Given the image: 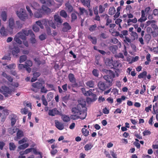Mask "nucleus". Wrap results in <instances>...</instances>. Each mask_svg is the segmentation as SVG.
<instances>
[{
	"label": "nucleus",
	"instance_id": "1",
	"mask_svg": "<svg viewBox=\"0 0 158 158\" xmlns=\"http://www.w3.org/2000/svg\"><path fill=\"white\" fill-rule=\"evenodd\" d=\"M78 102L77 107H73L71 110L73 114L70 115V118L74 120L79 118L84 119L87 116V108L85 100L80 98L78 100Z\"/></svg>",
	"mask_w": 158,
	"mask_h": 158
},
{
	"label": "nucleus",
	"instance_id": "2",
	"mask_svg": "<svg viewBox=\"0 0 158 158\" xmlns=\"http://www.w3.org/2000/svg\"><path fill=\"white\" fill-rule=\"evenodd\" d=\"M109 72L108 75H104L103 77L106 80V82L108 83L109 85H110L113 81V78L114 77L115 75L114 72L111 70H109Z\"/></svg>",
	"mask_w": 158,
	"mask_h": 158
},
{
	"label": "nucleus",
	"instance_id": "3",
	"mask_svg": "<svg viewBox=\"0 0 158 158\" xmlns=\"http://www.w3.org/2000/svg\"><path fill=\"white\" fill-rule=\"evenodd\" d=\"M16 14L19 18L22 20L24 21L27 18L28 15L26 14L24 9L21 8L19 11H17Z\"/></svg>",
	"mask_w": 158,
	"mask_h": 158
},
{
	"label": "nucleus",
	"instance_id": "4",
	"mask_svg": "<svg viewBox=\"0 0 158 158\" xmlns=\"http://www.w3.org/2000/svg\"><path fill=\"white\" fill-rule=\"evenodd\" d=\"M42 86V84L39 82H36L35 83H33L32 84V86L33 88L31 90L35 92H37Z\"/></svg>",
	"mask_w": 158,
	"mask_h": 158
},
{
	"label": "nucleus",
	"instance_id": "5",
	"mask_svg": "<svg viewBox=\"0 0 158 158\" xmlns=\"http://www.w3.org/2000/svg\"><path fill=\"white\" fill-rule=\"evenodd\" d=\"M1 89L4 92L3 94L5 97H8V94H10L12 92L11 89L5 85L2 86L1 87Z\"/></svg>",
	"mask_w": 158,
	"mask_h": 158
},
{
	"label": "nucleus",
	"instance_id": "6",
	"mask_svg": "<svg viewBox=\"0 0 158 158\" xmlns=\"http://www.w3.org/2000/svg\"><path fill=\"white\" fill-rule=\"evenodd\" d=\"M63 27L62 31L64 32H67L71 30L72 27L67 22H64L62 24Z\"/></svg>",
	"mask_w": 158,
	"mask_h": 158
},
{
	"label": "nucleus",
	"instance_id": "7",
	"mask_svg": "<svg viewBox=\"0 0 158 158\" xmlns=\"http://www.w3.org/2000/svg\"><path fill=\"white\" fill-rule=\"evenodd\" d=\"M109 60L110 62V63H109V65L110 66H111L112 65L113 67L115 68H120L122 66V64L118 61L114 60V61H113L112 60V63L111 62H110L111 61L110 60H108V61Z\"/></svg>",
	"mask_w": 158,
	"mask_h": 158
},
{
	"label": "nucleus",
	"instance_id": "8",
	"mask_svg": "<svg viewBox=\"0 0 158 158\" xmlns=\"http://www.w3.org/2000/svg\"><path fill=\"white\" fill-rule=\"evenodd\" d=\"M55 126L59 130H61L64 128V124L60 122L58 120L55 121Z\"/></svg>",
	"mask_w": 158,
	"mask_h": 158
},
{
	"label": "nucleus",
	"instance_id": "9",
	"mask_svg": "<svg viewBox=\"0 0 158 158\" xmlns=\"http://www.w3.org/2000/svg\"><path fill=\"white\" fill-rule=\"evenodd\" d=\"M55 21L57 23V25H61L63 22L61 17L59 15H55L54 16Z\"/></svg>",
	"mask_w": 158,
	"mask_h": 158
},
{
	"label": "nucleus",
	"instance_id": "10",
	"mask_svg": "<svg viewBox=\"0 0 158 158\" xmlns=\"http://www.w3.org/2000/svg\"><path fill=\"white\" fill-rule=\"evenodd\" d=\"M59 112L56 108H54L52 110H50L48 112L49 115L51 116H54L58 114Z\"/></svg>",
	"mask_w": 158,
	"mask_h": 158
},
{
	"label": "nucleus",
	"instance_id": "11",
	"mask_svg": "<svg viewBox=\"0 0 158 158\" xmlns=\"http://www.w3.org/2000/svg\"><path fill=\"white\" fill-rule=\"evenodd\" d=\"M31 6L33 9L35 10H39L41 9L40 5L35 2H33L31 3Z\"/></svg>",
	"mask_w": 158,
	"mask_h": 158
},
{
	"label": "nucleus",
	"instance_id": "12",
	"mask_svg": "<svg viewBox=\"0 0 158 158\" xmlns=\"http://www.w3.org/2000/svg\"><path fill=\"white\" fill-rule=\"evenodd\" d=\"M40 72H35L33 73V77L31 79V82H33L35 81L37 79V78L40 75Z\"/></svg>",
	"mask_w": 158,
	"mask_h": 158
},
{
	"label": "nucleus",
	"instance_id": "13",
	"mask_svg": "<svg viewBox=\"0 0 158 158\" xmlns=\"http://www.w3.org/2000/svg\"><path fill=\"white\" fill-rule=\"evenodd\" d=\"M44 12L42 11V10L40 9L37 10L34 13V16L36 18H40L42 17V15Z\"/></svg>",
	"mask_w": 158,
	"mask_h": 158
},
{
	"label": "nucleus",
	"instance_id": "14",
	"mask_svg": "<svg viewBox=\"0 0 158 158\" xmlns=\"http://www.w3.org/2000/svg\"><path fill=\"white\" fill-rule=\"evenodd\" d=\"M9 27L11 30H13L15 27L14 19L12 18H10L9 20Z\"/></svg>",
	"mask_w": 158,
	"mask_h": 158
},
{
	"label": "nucleus",
	"instance_id": "15",
	"mask_svg": "<svg viewBox=\"0 0 158 158\" xmlns=\"http://www.w3.org/2000/svg\"><path fill=\"white\" fill-rule=\"evenodd\" d=\"M147 19V18L145 16L144 11L142 10H141V17L138 19V21L141 23L145 21Z\"/></svg>",
	"mask_w": 158,
	"mask_h": 158
},
{
	"label": "nucleus",
	"instance_id": "16",
	"mask_svg": "<svg viewBox=\"0 0 158 158\" xmlns=\"http://www.w3.org/2000/svg\"><path fill=\"white\" fill-rule=\"evenodd\" d=\"M118 49V46L116 45H113L109 47V50L111 51L113 54L116 53V51Z\"/></svg>",
	"mask_w": 158,
	"mask_h": 158
},
{
	"label": "nucleus",
	"instance_id": "17",
	"mask_svg": "<svg viewBox=\"0 0 158 158\" xmlns=\"http://www.w3.org/2000/svg\"><path fill=\"white\" fill-rule=\"evenodd\" d=\"M20 32L27 36L28 35H30L33 32L31 30H29L27 31L26 29H23Z\"/></svg>",
	"mask_w": 158,
	"mask_h": 158
},
{
	"label": "nucleus",
	"instance_id": "18",
	"mask_svg": "<svg viewBox=\"0 0 158 158\" xmlns=\"http://www.w3.org/2000/svg\"><path fill=\"white\" fill-rule=\"evenodd\" d=\"M0 33L2 36H6L8 35V32L3 26H2L0 30Z\"/></svg>",
	"mask_w": 158,
	"mask_h": 158
},
{
	"label": "nucleus",
	"instance_id": "19",
	"mask_svg": "<svg viewBox=\"0 0 158 158\" xmlns=\"http://www.w3.org/2000/svg\"><path fill=\"white\" fill-rule=\"evenodd\" d=\"M80 1L84 6L89 8L90 7V0H80Z\"/></svg>",
	"mask_w": 158,
	"mask_h": 158
},
{
	"label": "nucleus",
	"instance_id": "20",
	"mask_svg": "<svg viewBox=\"0 0 158 158\" xmlns=\"http://www.w3.org/2000/svg\"><path fill=\"white\" fill-rule=\"evenodd\" d=\"M68 78L72 83H76V79L74 77V75L72 73H69L68 75Z\"/></svg>",
	"mask_w": 158,
	"mask_h": 158
},
{
	"label": "nucleus",
	"instance_id": "21",
	"mask_svg": "<svg viewBox=\"0 0 158 158\" xmlns=\"http://www.w3.org/2000/svg\"><path fill=\"white\" fill-rule=\"evenodd\" d=\"M17 131L16 136L17 139H20L23 136L24 133L23 131L19 130L18 129V130H17Z\"/></svg>",
	"mask_w": 158,
	"mask_h": 158
},
{
	"label": "nucleus",
	"instance_id": "22",
	"mask_svg": "<svg viewBox=\"0 0 158 158\" xmlns=\"http://www.w3.org/2000/svg\"><path fill=\"white\" fill-rule=\"evenodd\" d=\"M98 86L99 89L102 91L106 89L104 83L102 81H100L98 82Z\"/></svg>",
	"mask_w": 158,
	"mask_h": 158
},
{
	"label": "nucleus",
	"instance_id": "23",
	"mask_svg": "<svg viewBox=\"0 0 158 158\" xmlns=\"http://www.w3.org/2000/svg\"><path fill=\"white\" fill-rule=\"evenodd\" d=\"M66 9L67 11L69 13L73 11V8L71 4L69 3H66L65 4Z\"/></svg>",
	"mask_w": 158,
	"mask_h": 158
},
{
	"label": "nucleus",
	"instance_id": "24",
	"mask_svg": "<svg viewBox=\"0 0 158 158\" xmlns=\"http://www.w3.org/2000/svg\"><path fill=\"white\" fill-rule=\"evenodd\" d=\"M20 50L18 47L14 48L12 51V53L14 56L17 57L18 56V53L19 52Z\"/></svg>",
	"mask_w": 158,
	"mask_h": 158
},
{
	"label": "nucleus",
	"instance_id": "25",
	"mask_svg": "<svg viewBox=\"0 0 158 158\" xmlns=\"http://www.w3.org/2000/svg\"><path fill=\"white\" fill-rule=\"evenodd\" d=\"M86 86L90 88H94V81L92 80L87 81L85 83Z\"/></svg>",
	"mask_w": 158,
	"mask_h": 158
},
{
	"label": "nucleus",
	"instance_id": "26",
	"mask_svg": "<svg viewBox=\"0 0 158 158\" xmlns=\"http://www.w3.org/2000/svg\"><path fill=\"white\" fill-rule=\"evenodd\" d=\"M1 17L3 21H6L7 17L6 12V11H2L1 14Z\"/></svg>",
	"mask_w": 158,
	"mask_h": 158
},
{
	"label": "nucleus",
	"instance_id": "27",
	"mask_svg": "<svg viewBox=\"0 0 158 158\" xmlns=\"http://www.w3.org/2000/svg\"><path fill=\"white\" fill-rule=\"evenodd\" d=\"M116 12V10L114 7H110L109 10L108 14L111 15H114Z\"/></svg>",
	"mask_w": 158,
	"mask_h": 158
},
{
	"label": "nucleus",
	"instance_id": "28",
	"mask_svg": "<svg viewBox=\"0 0 158 158\" xmlns=\"http://www.w3.org/2000/svg\"><path fill=\"white\" fill-rule=\"evenodd\" d=\"M122 8L121 6H119L117 8V12L114 16V18H117L119 17L120 13V11Z\"/></svg>",
	"mask_w": 158,
	"mask_h": 158
},
{
	"label": "nucleus",
	"instance_id": "29",
	"mask_svg": "<svg viewBox=\"0 0 158 158\" xmlns=\"http://www.w3.org/2000/svg\"><path fill=\"white\" fill-rule=\"evenodd\" d=\"M34 60L38 66L40 65L41 64H44L45 63V61L44 60H43L41 61L38 58H35L34 59Z\"/></svg>",
	"mask_w": 158,
	"mask_h": 158
},
{
	"label": "nucleus",
	"instance_id": "30",
	"mask_svg": "<svg viewBox=\"0 0 158 158\" xmlns=\"http://www.w3.org/2000/svg\"><path fill=\"white\" fill-rule=\"evenodd\" d=\"M31 38L30 39V41L32 44H35L36 42V40L35 39V35L33 32L30 35Z\"/></svg>",
	"mask_w": 158,
	"mask_h": 158
},
{
	"label": "nucleus",
	"instance_id": "31",
	"mask_svg": "<svg viewBox=\"0 0 158 158\" xmlns=\"http://www.w3.org/2000/svg\"><path fill=\"white\" fill-rule=\"evenodd\" d=\"M51 20H48L46 19H43L41 20V22L45 26L47 27L48 26L50 23V21Z\"/></svg>",
	"mask_w": 158,
	"mask_h": 158
},
{
	"label": "nucleus",
	"instance_id": "32",
	"mask_svg": "<svg viewBox=\"0 0 158 158\" xmlns=\"http://www.w3.org/2000/svg\"><path fill=\"white\" fill-rule=\"evenodd\" d=\"M147 72L146 71H144L139 74L138 76V77L139 79L144 78L145 79L146 77L147 76Z\"/></svg>",
	"mask_w": 158,
	"mask_h": 158
},
{
	"label": "nucleus",
	"instance_id": "33",
	"mask_svg": "<svg viewBox=\"0 0 158 158\" xmlns=\"http://www.w3.org/2000/svg\"><path fill=\"white\" fill-rule=\"evenodd\" d=\"M105 17V19L106 20V25H108L110 23H111L112 20L109 18V16L107 14H105L103 15Z\"/></svg>",
	"mask_w": 158,
	"mask_h": 158
},
{
	"label": "nucleus",
	"instance_id": "34",
	"mask_svg": "<svg viewBox=\"0 0 158 158\" xmlns=\"http://www.w3.org/2000/svg\"><path fill=\"white\" fill-rule=\"evenodd\" d=\"M41 9L42 10V12L43 11L44 12L46 13H48L50 11V8L44 5L42 6Z\"/></svg>",
	"mask_w": 158,
	"mask_h": 158
},
{
	"label": "nucleus",
	"instance_id": "35",
	"mask_svg": "<svg viewBox=\"0 0 158 158\" xmlns=\"http://www.w3.org/2000/svg\"><path fill=\"white\" fill-rule=\"evenodd\" d=\"M137 21V19L135 18L133 19H129L127 20V23L128 25H130L131 24V23H136Z\"/></svg>",
	"mask_w": 158,
	"mask_h": 158
},
{
	"label": "nucleus",
	"instance_id": "36",
	"mask_svg": "<svg viewBox=\"0 0 158 158\" xmlns=\"http://www.w3.org/2000/svg\"><path fill=\"white\" fill-rule=\"evenodd\" d=\"M88 38L90 39L93 44H96L97 39L96 37L89 36H88Z\"/></svg>",
	"mask_w": 158,
	"mask_h": 158
},
{
	"label": "nucleus",
	"instance_id": "37",
	"mask_svg": "<svg viewBox=\"0 0 158 158\" xmlns=\"http://www.w3.org/2000/svg\"><path fill=\"white\" fill-rule=\"evenodd\" d=\"M93 146V145L91 143H88L85 145L84 148L85 151H87L90 150Z\"/></svg>",
	"mask_w": 158,
	"mask_h": 158
},
{
	"label": "nucleus",
	"instance_id": "38",
	"mask_svg": "<svg viewBox=\"0 0 158 158\" xmlns=\"http://www.w3.org/2000/svg\"><path fill=\"white\" fill-rule=\"evenodd\" d=\"M60 16L64 18H66L67 17V14L64 10H62L60 11Z\"/></svg>",
	"mask_w": 158,
	"mask_h": 158
},
{
	"label": "nucleus",
	"instance_id": "39",
	"mask_svg": "<svg viewBox=\"0 0 158 158\" xmlns=\"http://www.w3.org/2000/svg\"><path fill=\"white\" fill-rule=\"evenodd\" d=\"M17 34L19 36V37H20L21 39L23 41L26 40L27 36L23 34V33H22L21 32H19Z\"/></svg>",
	"mask_w": 158,
	"mask_h": 158
},
{
	"label": "nucleus",
	"instance_id": "40",
	"mask_svg": "<svg viewBox=\"0 0 158 158\" xmlns=\"http://www.w3.org/2000/svg\"><path fill=\"white\" fill-rule=\"evenodd\" d=\"M62 118L64 122H68L70 121V118L66 115H63L62 116Z\"/></svg>",
	"mask_w": 158,
	"mask_h": 158
},
{
	"label": "nucleus",
	"instance_id": "41",
	"mask_svg": "<svg viewBox=\"0 0 158 158\" xmlns=\"http://www.w3.org/2000/svg\"><path fill=\"white\" fill-rule=\"evenodd\" d=\"M20 37H19V36L17 34L14 38V40L17 43L20 44H22V41L20 40Z\"/></svg>",
	"mask_w": 158,
	"mask_h": 158
},
{
	"label": "nucleus",
	"instance_id": "42",
	"mask_svg": "<svg viewBox=\"0 0 158 158\" xmlns=\"http://www.w3.org/2000/svg\"><path fill=\"white\" fill-rule=\"evenodd\" d=\"M27 57L26 55H23L20 56L19 57V62L22 63L25 61L27 59Z\"/></svg>",
	"mask_w": 158,
	"mask_h": 158
},
{
	"label": "nucleus",
	"instance_id": "43",
	"mask_svg": "<svg viewBox=\"0 0 158 158\" xmlns=\"http://www.w3.org/2000/svg\"><path fill=\"white\" fill-rule=\"evenodd\" d=\"M83 134L85 136H87L89 134V131L85 128H82L81 130Z\"/></svg>",
	"mask_w": 158,
	"mask_h": 158
},
{
	"label": "nucleus",
	"instance_id": "44",
	"mask_svg": "<svg viewBox=\"0 0 158 158\" xmlns=\"http://www.w3.org/2000/svg\"><path fill=\"white\" fill-rule=\"evenodd\" d=\"M17 130H18V129L10 128L8 129V132L10 134L12 135L17 131Z\"/></svg>",
	"mask_w": 158,
	"mask_h": 158
},
{
	"label": "nucleus",
	"instance_id": "45",
	"mask_svg": "<svg viewBox=\"0 0 158 158\" xmlns=\"http://www.w3.org/2000/svg\"><path fill=\"white\" fill-rule=\"evenodd\" d=\"M16 116L15 115H13L11 119V125L12 126H13L16 122Z\"/></svg>",
	"mask_w": 158,
	"mask_h": 158
},
{
	"label": "nucleus",
	"instance_id": "46",
	"mask_svg": "<svg viewBox=\"0 0 158 158\" xmlns=\"http://www.w3.org/2000/svg\"><path fill=\"white\" fill-rule=\"evenodd\" d=\"M29 144L28 143H25L22 145H20L18 148L20 149H24L28 147Z\"/></svg>",
	"mask_w": 158,
	"mask_h": 158
},
{
	"label": "nucleus",
	"instance_id": "47",
	"mask_svg": "<svg viewBox=\"0 0 158 158\" xmlns=\"http://www.w3.org/2000/svg\"><path fill=\"white\" fill-rule=\"evenodd\" d=\"M99 71L97 69H94L92 72L93 75L95 77H98L99 76Z\"/></svg>",
	"mask_w": 158,
	"mask_h": 158
},
{
	"label": "nucleus",
	"instance_id": "48",
	"mask_svg": "<svg viewBox=\"0 0 158 158\" xmlns=\"http://www.w3.org/2000/svg\"><path fill=\"white\" fill-rule=\"evenodd\" d=\"M53 93L52 92H50L48 93L47 96V99L49 101H51L52 99L53 98Z\"/></svg>",
	"mask_w": 158,
	"mask_h": 158
},
{
	"label": "nucleus",
	"instance_id": "49",
	"mask_svg": "<svg viewBox=\"0 0 158 158\" xmlns=\"http://www.w3.org/2000/svg\"><path fill=\"white\" fill-rule=\"evenodd\" d=\"M22 26V24L19 21H17L16 22L15 28H21Z\"/></svg>",
	"mask_w": 158,
	"mask_h": 158
},
{
	"label": "nucleus",
	"instance_id": "50",
	"mask_svg": "<svg viewBox=\"0 0 158 158\" xmlns=\"http://www.w3.org/2000/svg\"><path fill=\"white\" fill-rule=\"evenodd\" d=\"M105 8L103 7L101 5L99 6V12L100 14H102L105 11Z\"/></svg>",
	"mask_w": 158,
	"mask_h": 158
},
{
	"label": "nucleus",
	"instance_id": "51",
	"mask_svg": "<svg viewBox=\"0 0 158 158\" xmlns=\"http://www.w3.org/2000/svg\"><path fill=\"white\" fill-rule=\"evenodd\" d=\"M16 146L14 143H9V149L10 150H14L15 149Z\"/></svg>",
	"mask_w": 158,
	"mask_h": 158
},
{
	"label": "nucleus",
	"instance_id": "52",
	"mask_svg": "<svg viewBox=\"0 0 158 158\" xmlns=\"http://www.w3.org/2000/svg\"><path fill=\"white\" fill-rule=\"evenodd\" d=\"M41 100L42 101L43 104L45 106L48 105V103L46 101L44 95H42L41 97Z\"/></svg>",
	"mask_w": 158,
	"mask_h": 158
},
{
	"label": "nucleus",
	"instance_id": "53",
	"mask_svg": "<svg viewBox=\"0 0 158 158\" xmlns=\"http://www.w3.org/2000/svg\"><path fill=\"white\" fill-rule=\"evenodd\" d=\"M71 22H73L75 21L77 18L76 14L75 13H73L71 14Z\"/></svg>",
	"mask_w": 158,
	"mask_h": 158
},
{
	"label": "nucleus",
	"instance_id": "54",
	"mask_svg": "<svg viewBox=\"0 0 158 158\" xmlns=\"http://www.w3.org/2000/svg\"><path fill=\"white\" fill-rule=\"evenodd\" d=\"M97 25L96 24H95L90 26L89 28V29L90 31L92 32L94 31Z\"/></svg>",
	"mask_w": 158,
	"mask_h": 158
},
{
	"label": "nucleus",
	"instance_id": "55",
	"mask_svg": "<svg viewBox=\"0 0 158 158\" xmlns=\"http://www.w3.org/2000/svg\"><path fill=\"white\" fill-rule=\"evenodd\" d=\"M26 64L28 66L31 67L32 66L33 63L32 61L30 60H27L25 62Z\"/></svg>",
	"mask_w": 158,
	"mask_h": 158
},
{
	"label": "nucleus",
	"instance_id": "56",
	"mask_svg": "<svg viewBox=\"0 0 158 158\" xmlns=\"http://www.w3.org/2000/svg\"><path fill=\"white\" fill-rule=\"evenodd\" d=\"M124 38L125 39L123 40V41L125 43L128 44V43H131V40L128 37L125 36Z\"/></svg>",
	"mask_w": 158,
	"mask_h": 158
},
{
	"label": "nucleus",
	"instance_id": "57",
	"mask_svg": "<svg viewBox=\"0 0 158 158\" xmlns=\"http://www.w3.org/2000/svg\"><path fill=\"white\" fill-rule=\"evenodd\" d=\"M86 96H90L91 95H95V94H93L92 92L90 90H89L85 92V94H84Z\"/></svg>",
	"mask_w": 158,
	"mask_h": 158
},
{
	"label": "nucleus",
	"instance_id": "58",
	"mask_svg": "<svg viewBox=\"0 0 158 158\" xmlns=\"http://www.w3.org/2000/svg\"><path fill=\"white\" fill-rule=\"evenodd\" d=\"M32 28L33 31L35 32H38L40 30L39 27L36 25L33 26Z\"/></svg>",
	"mask_w": 158,
	"mask_h": 158
},
{
	"label": "nucleus",
	"instance_id": "59",
	"mask_svg": "<svg viewBox=\"0 0 158 158\" xmlns=\"http://www.w3.org/2000/svg\"><path fill=\"white\" fill-rule=\"evenodd\" d=\"M151 38V35L149 34H147L145 35L144 36L145 40L149 41L150 40Z\"/></svg>",
	"mask_w": 158,
	"mask_h": 158
},
{
	"label": "nucleus",
	"instance_id": "60",
	"mask_svg": "<svg viewBox=\"0 0 158 158\" xmlns=\"http://www.w3.org/2000/svg\"><path fill=\"white\" fill-rule=\"evenodd\" d=\"M49 26L54 29L56 28L55 24L53 22L52 20H51V21H50V23Z\"/></svg>",
	"mask_w": 158,
	"mask_h": 158
},
{
	"label": "nucleus",
	"instance_id": "61",
	"mask_svg": "<svg viewBox=\"0 0 158 158\" xmlns=\"http://www.w3.org/2000/svg\"><path fill=\"white\" fill-rule=\"evenodd\" d=\"M47 2V5L50 6H51L52 5L54 2V1L53 0H46Z\"/></svg>",
	"mask_w": 158,
	"mask_h": 158
},
{
	"label": "nucleus",
	"instance_id": "62",
	"mask_svg": "<svg viewBox=\"0 0 158 158\" xmlns=\"http://www.w3.org/2000/svg\"><path fill=\"white\" fill-rule=\"evenodd\" d=\"M36 24L37 25L39 26L41 29H43L44 28V27L43 25V23H42V22H41L40 21H38L36 22Z\"/></svg>",
	"mask_w": 158,
	"mask_h": 158
},
{
	"label": "nucleus",
	"instance_id": "63",
	"mask_svg": "<svg viewBox=\"0 0 158 158\" xmlns=\"http://www.w3.org/2000/svg\"><path fill=\"white\" fill-rule=\"evenodd\" d=\"M115 57L118 58H121L123 59L124 58V56L123 53H119L118 54L115 56Z\"/></svg>",
	"mask_w": 158,
	"mask_h": 158
},
{
	"label": "nucleus",
	"instance_id": "64",
	"mask_svg": "<svg viewBox=\"0 0 158 158\" xmlns=\"http://www.w3.org/2000/svg\"><path fill=\"white\" fill-rule=\"evenodd\" d=\"M39 38L41 40H43L46 39V35L45 34H42L39 36Z\"/></svg>",
	"mask_w": 158,
	"mask_h": 158
}]
</instances>
